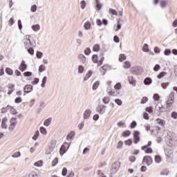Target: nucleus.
<instances>
[{
  "label": "nucleus",
  "instance_id": "nucleus-61",
  "mask_svg": "<svg viewBox=\"0 0 177 177\" xmlns=\"http://www.w3.org/2000/svg\"><path fill=\"white\" fill-rule=\"evenodd\" d=\"M21 102H23V100L21 99V97H17L15 100V103H17V104L21 103Z\"/></svg>",
  "mask_w": 177,
  "mask_h": 177
},
{
  "label": "nucleus",
  "instance_id": "nucleus-23",
  "mask_svg": "<svg viewBox=\"0 0 177 177\" xmlns=\"http://www.w3.org/2000/svg\"><path fill=\"white\" fill-rule=\"evenodd\" d=\"M52 122V118H48L44 122V127H49Z\"/></svg>",
  "mask_w": 177,
  "mask_h": 177
},
{
  "label": "nucleus",
  "instance_id": "nucleus-63",
  "mask_svg": "<svg viewBox=\"0 0 177 177\" xmlns=\"http://www.w3.org/2000/svg\"><path fill=\"white\" fill-rule=\"evenodd\" d=\"M32 75V73L30 71H26L24 73V77H31Z\"/></svg>",
  "mask_w": 177,
  "mask_h": 177
},
{
  "label": "nucleus",
  "instance_id": "nucleus-29",
  "mask_svg": "<svg viewBox=\"0 0 177 177\" xmlns=\"http://www.w3.org/2000/svg\"><path fill=\"white\" fill-rule=\"evenodd\" d=\"M99 85H100V82H99V81L95 82L93 84V87H92L93 91H96V89H97V88H99Z\"/></svg>",
  "mask_w": 177,
  "mask_h": 177
},
{
  "label": "nucleus",
  "instance_id": "nucleus-15",
  "mask_svg": "<svg viewBox=\"0 0 177 177\" xmlns=\"http://www.w3.org/2000/svg\"><path fill=\"white\" fill-rule=\"evenodd\" d=\"M78 59L82 63V64H85V63L86 62V57L82 54H80L78 55Z\"/></svg>",
  "mask_w": 177,
  "mask_h": 177
},
{
  "label": "nucleus",
  "instance_id": "nucleus-36",
  "mask_svg": "<svg viewBox=\"0 0 177 177\" xmlns=\"http://www.w3.org/2000/svg\"><path fill=\"white\" fill-rule=\"evenodd\" d=\"M124 68H131V62L128 61H125L123 65Z\"/></svg>",
  "mask_w": 177,
  "mask_h": 177
},
{
  "label": "nucleus",
  "instance_id": "nucleus-52",
  "mask_svg": "<svg viewBox=\"0 0 177 177\" xmlns=\"http://www.w3.org/2000/svg\"><path fill=\"white\" fill-rule=\"evenodd\" d=\"M42 164H44L42 160H38L37 162H35L34 165L35 167H42Z\"/></svg>",
  "mask_w": 177,
  "mask_h": 177
},
{
  "label": "nucleus",
  "instance_id": "nucleus-11",
  "mask_svg": "<svg viewBox=\"0 0 177 177\" xmlns=\"http://www.w3.org/2000/svg\"><path fill=\"white\" fill-rule=\"evenodd\" d=\"M19 68L20 71H21L22 73L24 71H26V70H27V64H26V61L23 60L21 62Z\"/></svg>",
  "mask_w": 177,
  "mask_h": 177
},
{
  "label": "nucleus",
  "instance_id": "nucleus-34",
  "mask_svg": "<svg viewBox=\"0 0 177 177\" xmlns=\"http://www.w3.org/2000/svg\"><path fill=\"white\" fill-rule=\"evenodd\" d=\"M166 139L169 141V143H171V140H172V133L171 131H169L167 133V135L166 136Z\"/></svg>",
  "mask_w": 177,
  "mask_h": 177
},
{
  "label": "nucleus",
  "instance_id": "nucleus-42",
  "mask_svg": "<svg viewBox=\"0 0 177 177\" xmlns=\"http://www.w3.org/2000/svg\"><path fill=\"white\" fill-rule=\"evenodd\" d=\"M138 125V123H136V121L133 120L131 122V124H130V128L131 129H135V128H136Z\"/></svg>",
  "mask_w": 177,
  "mask_h": 177
},
{
  "label": "nucleus",
  "instance_id": "nucleus-45",
  "mask_svg": "<svg viewBox=\"0 0 177 177\" xmlns=\"http://www.w3.org/2000/svg\"><path fill=\"white\" fill-rule=\"evenodd\" d=\"M86 7V1L85 0H82L80 2L81 9H84Z\"/></svg>",
  "mask_w": 177,
  "mask_h": 177
},
{
  "label": "nucleus",
  "instance_id": "nucleus-18",
  "mask_svg": "<svg viewBox=\"0 0 177 177\" xmlns=\"http://www.w3.org/2000/svg\"><path fill=\"white\" fill-rule=\"evenodd\" d=\"M131 73L133 75H139V68H131Z\"/></svg>",
  "mask_w": 177,
  "mask_h": 177
},
{
  "label": "nucleus",
  "instance_id": "nucleus-58",
  "mask_svg": "<svg viewBox=\"0 0 177 177\" xmlns=\"http://www.w3.org/2000/svg\"><path fill=\"white\" fill-rule=\"evenodd\" d=\"M153 99L156 100V102H158V100H160V95L158 93L153 94Z\"/></svg>",
  "mask_w": 177,
  "mask_h": 177
},
{
  "label": "nucleus",
  "instance_id": "nucleus-17",
  "mask_svg": "<svg viewBox=\"0 0 177 177\" xmlns=\"http://www.w3.org/2000/svg\"><path fill=\"white\" fill-rule=\"evenodd\" d=\"M92 74L93 72L92 71H88V73L86 74V76L84 78V81H88L91 77H92Z\"/></svg>",
  "mask_w": 177,
  "mask_h": 177
},
{
  "label": "nucleus",
  "instance_id": "nucleus-30",
  "mask_svg": "<svg viewBox=\"0 0 177 177\" xmlns=\"http://www.w3.org/2000/svg\"><path fill=\"white\" fill-rule=\"evenodd\" d=\"M99 50H100V46L98 44H95L93 47V51L99 52Z\"/></svg>",
  "mask_w": 177,
  "mask_h": 177
},
{
  "label": "nucleus",
  "instance_id": "nucleus-59",
  "mask_svg": "<svg viewBox=\"0 0 177 177\" xmlns=\"http://www.w3.org/2000/svg\"><path fill=\"white\" fill-rule=\"evenodd\" d=\"M169 174V171L167 169H163L161 172H160V175H166L167 176Z\"/></svg>",
  "mask_w": 177,
  "mask_h": 177
},
{
  "label": "nucleus",
  "instance_id": "nucleus-38",
  "mask_svg": "<svg viewBox=\"0 0 177 177\" xmlns=\"http://www.w3.org/2000/svg\"><path fill=\"white\" fill-rule=\"evenodd\" d=\"M85 70V68L82 65L78 66V73L79 74H82L84 73V71Z\"/></svg>",
  "mask_w": 177,
  "mask_h": 177
},
{
  "label": "nucleus",
  "instance_id": "nucleus-62",
  "mask_svg": "<svg viewBox=\"0 0 177 177\" xmlns=\"http://www.w3.org/2000/svg\"><path fill=\"white\" fill-rule=\"evenodd\" d=\"M161 68L160 64H156L153 67V71L157 72Z\"/></svg>",
  "mask_w": 177,
  "mask_h": 177
},
{
  "label": "nucleus",
  "instance_id": "nucleus-53",
  "mask_svg": "<svg viewBox=\"0 0 177 177\" xmlns=\"http://www.w3.org/2000/svg\"><path fill=\"white\" fill-rule=\"evenodd\" d=\"M21 154H20V151H17L14 153L12 155V158H19V157H20Z\"/></svg>",
  "mask_w": 177,
  "mask_h": 177
},
{
  "label": "nucleus",
  "instance_id": "nucleus-40",
  "mask_svg": "<svg viewBox=\"0 0 177 177\" xmlns=\"http://www.w3.org/2000/svg\"><path fill=\"white\" fill-rule=\"evenodd\" d=\"M149 44H145L142 46V51L143 52H149Z\"/></svg>",
  "mask_w": 177,
  "mask_h": 177
},
{
  "label": "nucleus",
  "instance_id": "nucleus-12",
  "mask_svg": "<svg viewBox=\"0 0 177 177\" xmlns=\"http://www.w3.org/2000/svg\"><path fill=\"white\" fill-rule=\"evenodd\" d=\"M92 114V111L90 109H86L84 112V120H88L89 117H91V115Z\"/></svg>",
  "mask_w": 177,
  "mask_h": 177
},
{
  "label": "nucleus",
  "instance_id": "nucleus-64",
  "mask_svg": "<svg viewBox=\"0 0 177 177\" xmlns=\"http://www.w3.org/2000/svg\"><path fill=\"white\" fill-rule=\"evenodd\" d=\"M171 118H174V120H177V112L173 111L171 115Z\"/></svg>",
  "mask_w": 177,
  "mask_h": 177
},
{
  "label": "nucleus",
  "instance_id": "nucleus-24",
  "mask_svg": "<svg viewBox=\"0 0 177 177\" xmlns=\"http://www.w3.org/2000/svg\"><path fill=\"white\" fill-rule=\"evenodd\" d=\"M8 107H9V109L10 111V113L15 115L16 114H17V111L16 110V109H15L13 106H10V105H8Z\"/></svg>",
  "mask_w": 177,
  "mask_h": 177
},
{
  "label": "nucleus",
  "instance_id": "nucleus-27",
  "mask_svg": "<svg viewBox=\"0 0 177 177\" xmlns=\"http://www.w3.org/2000/svg\"><path fill=\"white\" fill-rule=\"evenodd\" d=\"M32 30H33V31H39V30H41V26L39 24L32 25Z\"/></svg>",
  "mask_w": 177,
  "mask_h": 177
},
{
  "label": "nucleus",
  "instance_id": "nucleus-39",
  "mask_svg": "<svg viewBox=\"0 0 177 177\" xmlns=\"http://www.w3.org/2000/svg\"><path fill=\"white\" fill-rule=\"evenodd\" d=\"M91 26L92 25L91 24V22L87 21L84 24V27L85 30H89L91 28Z\"/></svg>",
  "mask_w": 177,
  "mask_h": 177
},
{
  "label": "nucleus",
  "instance_id": "nucleus-51",
  "mask_svg": "<svg viewBox=\"0 0 177 177\" xmlns=\"http://www.w3.org/2000/svg\"><path fill=\"white\" fill-rule=\"evenodd\" d=\"M58 162H59V158H55L52 162V167H56Z\"/></svg>",
  "mask_w": 177,
  "mask_h": 177
},
{
  "label": "nucleus",
  "instance_id": "nucleus-37",
  "mask_svg": "<svg viewBox=\"0 0 177 177\" xmlns=\"http://www.w3.org/2000/svg\"><path fill=\"white\" fill-rule=\"evenodd\" d=\"M6 73L8 75H13V70H12V68H6Z\"/></svg>",
  "mask_w": 177,
  "mask_h": 177
},
{
  "label": "nucleus",
  "instance_id": "nucleus-26",
  "mask_svg": "<svg viewBox=\"0 0 177 177\" xmlns=\"http://www.w3.org/2000/svg\"><path fill=\"white\" fill-rule=\"evenodd\" d=\"M165 75H167V73L166 72H160L158 75H157V79L158 80H161V78H164V77H165Z\"/></svg>",
  "mask_w": 177,
  "mask_h": 177
},
{
  "label": "nucleus",
  "instance_id": "nucleus-33",
  "mask_svg": "<svg viewBox=\"0 0 177 177\" xmlns=\"http://www.w3.org/2000/svg\"><path fill=\"white\" fill-rule=\"evenodd\" d=\"M27 49V52L28 53H29V55H30L31 56H34V48L33 47H30Z\"/></svg>",
  "mask_w": 177,
  "mask_h": 177
},
{
  "label": "nucleus",
  "instance_id": "nucleus-57",
  "mask_svg": "<svg viewBox=\"0 0 177 177\" xmlns=\"http://www.w3.org/2000/svg\"><path fill=\"white\" fill-rule=\"evenodd\" d=\"M147 113H149V114H151L153 113V106H148L146 108Z\"/></svg>",
  "mask_w": 177,
  "mask_h": 177
},
{
  "label": "nucleus",
  "instance_id": "nucleus-60",
  "mask_svg": "<svg viewBox=\"0 0 177 177\" xmlns=\"http://www.w3.org/2000/svg\"><path fill=\"white\" fill-rule=\"evenodd\" d=\"M169 85V82H163L161 84V86L163 89H167Z\"/></svg>",
  "mask_w": 177,
  "mask_h": 177
},
{
  "label": "nucleus",
  "instance_id": "nucleus-2",
  "mask_svg": "<svg viewBox=\"0 0 177 177\" xmlns=\"http://www.w3.org/2000/svg\"><path fill=\"white\" fill-rule=\"evenodd\" d=\"M26 39H24L25 49H28V48H31V46H32V48H35L37 46V43H35V41H31L30 39V35L26 36Z\"/></svg>",
  "mask_w": 177,
  "mask_h": 177
},
{
  "label": "nucleus",
  "instance_id": "nucleus-32",
  "mask_svg": "<svg viewBox=\"0 0 177 177\" xmlns=\"http://www.w3.org/2000/svg\"><path fill=\"white\" fill-rule=\"evenodd\" d=\"M74 135H75V133L74 131H71L67 135L66 140H68L69 139H73V138H74Z\"/></svg>",
  "mask_w": 177,
  "mask_h": 177
},
{
  "label": "nucleus",
  "instance_id": "nucleus-4",
  "mask_svg": "<svg viewBox=\"0 0 177 177\" xmlns=\"http://www.w3.org/2000/svg\"><path fill=\"white\" fill-rule=\"evenodd\" d=\"M140 132L138 130H136L133 133V143L135 145H138L140 142Z\"/></svg>",
  "mask_w": 177,
  "mask_h": 177
},
{
  "label": "nucleus",
  "instance_id": "nucleus-43",
  "mask_svg": "<svg viewBox=\"0 0 177 177\" xmlns=\"http://www.w3.org/2000/svg\"><path fill=\"white\" fill-rule=\"evenodd\" d=\"M39 131H40V133H41L42 135H46L47 133L46 129H45V127H41L39 128Z\"/></svg>",
  "mask_w": 177,
  "mask_h": 177
},
{
  "label": "nucleus",
  "instance_id": "nucleus-8",
  "mask_svg": "<svg viewBox=\"0 0 177 177\" xmlns=\"http://www.w3.org/2000/svg\"><path fill=\"white\" fill-rule=\"evenodd\" d=\"M143 162H145L147 165H151L153 164V158L150 156H146L142 159V164Z\"/></svg>",
  "mask_w": 177,
  "mask_h": 177
},
{
  "label": "nucleus",
  "instance_id": "nucleus-47",
  "mask_svg": "<svg viewBox=\"0 0 177 177\" xmlns=\"http://www.w3.org/2000/svg\"><path fill=\"white\" fill-rule=\"evenodd\" d=\"M102 102H103V103H104V104H109V103L110 102V97H104L102 99Z\"/></svg>",
  "mask_w": 177,
  "mask_h": 177
},
{
  "label": "nucleus",
  "instance_id": "nucleus-5",
  "mask_svg": "<svg viewBox=\"0 0 177 177\" xmlns=\"http://www.w3.org/2000/svg\"><path fill=\"white\" fill-rule=\"evenodd\" d=\"M110 70H113V68L109 64H104L102 66L100 67L102 75H106V72L110 71Z\"/></svg>",
  "mask_w": 177,
  "mask_h": 177
},
{
  "label": "nucleus",
  "instance_id": "nucleus-16",
  "mask_svg": "<svg viewBox=\"0 0 177 177\" xmlns=\"http://www.w3.org/2000/svg\"><path fill=\"white\" fill-rule=\"evenodd\" d=\"M128 81L129 84H131V85H133V86H135V85H136V80L133 79V76H129Z\"/></svg>",
  "mask_w": 177,
  "mask_h": 177
},
{
  "label": "nucleus",
  "instance_id": "nucleus-20",
  "mask_svg": "<svg viewBox=\"0 0 177 177\" xmlns=\"http://www.w3.org/2000/svg\"><path fill=\"white\" fill-rule=\"evenodd\" d=\"M97 55L95 54L93 55L92 57H91V60L93 62V63H94L95 64H97V63H99V60L97 59Z\"/></svg>",
  "mask_w": 177,
  "mask_h": 177
},
{
  "label": "nucleus",
  "instance_id": "nucleus-44",
  "mask_svg": "<svg viewBox=\"0 0 177 177\" xmlns=\"http://www.w3.org/2000/svg\"><path fill=\"white\" fill-rule=\"evenodd\" d=\"M155 162H156L157 164H160V162H161V156H160L158 155H156L155 156Z\"/></svg>",
  "mask_w": 177,
  "mask_h": 177
},
{
  "label": "nucleus",
  "instance_id": "nucleus-9",
  "mask_svg": "<svg viewBox=\"0 0 177 177\" xmlns=\"http://www.w3.org/2000/svg\"><path fill=\"white\" fill-rule=\"evenodd\" d=\"M24 92L25 93H30V92H32V85H31V84H26L24 87Z\"/></svg>",
  "mask_w": 177,
  "mask_h": 177
},
{
  "label": "nucleus",
  "instance_id": "nucleus-1",
  "mask_svg": "<svg viewBox=\"0 0 177 177\" xmlns=\"http://www.w3.org/2000/svg\"><path fill=\"white\" fill-rule=\"evenodd\" d=\"M174 102H175V92L172 91L167 97V100L166 101L167 110H171Z\"/></svg>",
  "mask_w": 177,
  "mask_h": 177
},
{
  "label": "nucleus",
  "instance_id": "nucleus-50",
  "mask_svg": "<svg viewBox=\"0 0 177 177\" xmlns=\"http://www.w3.org/2000/svg\"><path fill=\"white\" fill-rule=\"evenodd\" d=\"M92 51L91 50V48H86L85 50H84V55H86V56H89L91 55V53Z\"/></svg>",
  "mask_w": 177,
  "mask_h": 177
},
{
  "label": "nucleus",
  "instance_id": "nucleus-35",
  "mask_svg": "<svg viewBox=\"0 0 177 177\" xmlns=\"http://www.w3.org/2000/svg\"><path fill=\"white\" fill-rule=\"evenodd\" d=\"M38 138H39V131L37 130L35 132V134L32 137V140H37V139H38Z\"/></svg>",
  "mask_w": 177,
  "mask_h": 177
},
{
  "label": "nucleus",
  "instance_id": "nucleus-21",
  "mask_svg": "<svg viewBox=\"0 0 177 177\" xmlns=\"http://www.w3.org/2000/svg\"><path fill=\"white\" fill-rule=\"evenodd\" d=\"M122 136L123 138H128V136H131V131L126 130L122 133Z\"/></svg>",
  "mask_w": 177,
  "mask_h": 177
},
{
  "label": "nucleus",
  "instance_id": "nucleus-13",
  "mask_svg": "<svg viewBox=\"0 0 177 177\" xmlns=\"http://www.w3.org/2000/svg\"><path fill=\"white\" fill-rule=\"evenodd\" d=\"M156 121V123L158 124V125H160V127L165 128V121L164 120L157 118Z\"/></svg>",
  "mask_w": 177,
  "mask_h": 177
},
{
  "label": "nucleus",
  "instance_id": "nucleus-25",
  "mask_svg": "<svg viewBox=\"0 0 177 177\" xmlns=\"http://www.w3.org/2000/svg\"><path fill=\"white\" fill-rule=\"evenodd\" d=\"M95 3H96V6L95 7L97 8V10H100V9H102V3H100V0H95Z\"/></svg>",
  "mask_w": 177,
  "mask_h": 177
},
{
  "label": "nucleus",
  "instance_id": "nucleus-56",
  "mask_svg": "<svg viewBox=\"0 0 177 177\" xmlns=\"http://www.w3.org/2000/svg\"><path fill=\"white\" fill-rule=\"evenodd\" d=\"M124 145L126 146H131L132 145V139H128L124 141Z\"/></svg>",
  "mask_w": 177,
  "mask_h": 177
},
{
  "label": "nucleus",
  "instance_id": "nucleus-48",
  "mask_svg": "<svg viewBox=\"0 0 177 177\" xmlns=\"http://www.w3.org/2000/svg\"><path fill=\"white\" fill-rule=\"evenodd\" d=\"M160 7L162 8V9H164V8H165V6H167V1L165 0H161L160 1Z\"/></svg>",
  "mask_w": 177,
  "mask_h": 177
},
{
  "label": "nucleus",
  "instance_id": "nucleus-22",
  "mask_svg": "<svg viewBox=\"0 0 177 177\" xmlns=\"http://www.w3.org/2000/svg\"><path fill=\"white\" fill-rule=\"evenodd\" d=\"M151 82H153V81L151 80V78H150V77H146L144 80L145 85H151Z\"/></svg>",
  "mask_w": 177,
  "mask_h": 177
},
{
  "label": "nucleus",
  "instance_id": "nucleus-6",
  "mask_svg": "<svg viewBox=\"0 0 177 177\" xmlns=\"http://www.w3.org/2000/svg\"><path fill=\"white\" fill-rule=\"evenodd\" d=\"M120 162H115L112 164V166H111L112 174H117V172H118V169H120Z\"/></svg>",
  "mask_w": 177,
  "mask_h": 177
},
{
  "label": "nucleus",
  "instance_id": "nucleus-54",
  "mask_svg": "<svg viewBox=\"0 0 177 177\" xmlns=\"http://www.w3.org/2000/svg\"><path fill=\"white\" fill-rule=\"evenodd\" d=\"M122 146H124V142L122 141H119L118 142V145L116 147L117 149H122Z\"/></svg>",
  "mask_w": 177,
  "mask_h": 177
},
{
  "label": "nucleus",
  "instance_id": "nucleus-19",
  "mask_svg": "<svg viewBox=\"0 0 177 177\" xmlns=\"http://www.w3.org/2000/svg\"><path fill=\"white\" fill-rule=\"evenodd\" d=\"M16 121H17V118H12L10 120V127H16V124H17Z\"/></svg>",
  "mask_w": 177,
  "mask_h": 177
},
{
  "label": "nucleus",
  "instance_id": "nucleus-46",
  "mask_svg": "<svg viewBox=\"0 0 177 177\" xmlns=\"http://www.w3.org/2000/svg\"><path fill=\"white\" fill-rule=\"evenodd\" d=\"M46 70V67L45 66V65L41 64L39 66V73H42L43 71H45Z\"/></svg>",
  "mask_w": 177,
  "mask_h": 177
},
{
  "label": "nucleus",
  "instance_id": "nucleus-3",
  "mask_svg": "<svg viewBox=\"0 0 177 177\" xmlns=\"http://www.w3.org/2000/svg\"><path fill=\"white\" fill-rule=\"evenodd\" d=\"M70 149V144L68 142L64 143L60 149H59V154L60 156H64V154H66V152Z\"/></svg>",
  "mask_w": 177,
  "mask_h": 177
},
{
  "label": "nucleus",
  "instance_id": "nucleus-31",
  "mask_svg": "<svg viewBox=\"0 0 177 177\" xmlns=\"http://www.w3.org/2000/svg\"><path fill=\"white\" fill-rule=\"evenodd\" d=\"M8 95H12L13 93V91H15V84H11V86L9 87Z\"/></svg>",
  "mask_w": 177,
  "mask_h": 177
},
{
  "label": "nucleus",
  "instance_id": "nucleus-55",
  "mask_svg": "<svg viewBox=\"0 0 177 177\" xmlns=\"http://www.w3.org/2000/svg\"><path fill=\"white\" fill-rule=\"evenodd\" d=\"M109 13H111V15H113V16H117V15H118L117 10H115L113 8L109 9Z\"/></svg>",
  "mask_w": 177,
  "mask_h": 177
},
{
  "label": "nucleus",
  "instance_id": "nucleus-14",
  "mask_svg": "<svg viewBox=\"0 0 177 177\" xmlns=\"http://www.w3.org/2000/svg\"><path fill=\"white\" fill-rule=\"evenodd\" d=\"M107 93L110 95L111 96H117V93H115V91H113V89L111 88V86H109L106 89Z\"/></svg>",
  "mask_w": 177,
  "mask_h": 177
},
{
  "label": "nucleus",
  "instance_id": "nucleus-28",
  "mask_svg": "<svg viewBox=\"0 0 177 177\" xmlns=\"http://www.w3.org/2000/svg\"><path fill=\"white\" fill-rule=\"evenodd\" d=\"M48 80V77L46 76H44L41 81V88H45V86L46 85V81Z\"/></svg>",
  "mask_w": 177,
  "mask_h": 177
},
{
  "label": "nucleus",
  "instance_id": "nucleus-49",
  "mask_svg": "<svg viewBox=\"0 0 177 177\" xmlns=\"http://www.w3.org/2000/svg\"><path fill=\"white\" fill-rule=\"evenodd\" d=\"M44 55V53L41 51H37L36 53V57L37 59H42V56Z\"/></svg>",
  "mask_w": 177,
  "mask_h": 177
},
{
  "label": "nucleus",
  "instance_id": "nucleus-7",
  "mask_svg": "<svg viewBox=\"0 0 177 177\" xmlns=\"http://www.w3.org/2000/svg\"><path fill=\"white\" fill-rule=\"evenodd\" d=\"M106 105H98L96 108V112L99 113V114H104V113L106 112Z\"/></svg>",
  "mask_w": 177,
  "mask_h": 177
},
{
  "label": "nucleus",
  "instance_id": "nucleus-41",
  "mask_svg": "<svg viewBox=\"0 0 177 177\" xmlns=\"http://www.w3.org/2000/svg\"><path fill=\"white\" fill-rule=\"evenodd\" d=\"M127 60V56L124 54H120L119 56V62Z\"/></svg>",
  "mask_w": 177,
  "mask_h": 177
},
{
  "label": "nucleus",
  "instance_id": "nucleus-10",
  "mask_svg": "<svg viewBox=\"0 0 177 177\" xmlns=\"http://www.w3.org/2000/svg\"><path fill=\"white\" fill-rule=\"evenodd\" d=\"M8 122V118L4 117L1 120V128L2 129H8V125L6 123Z\"/></svg>",
  "mask_w": 177,
  "mask_h": 177
}]
</instances>
